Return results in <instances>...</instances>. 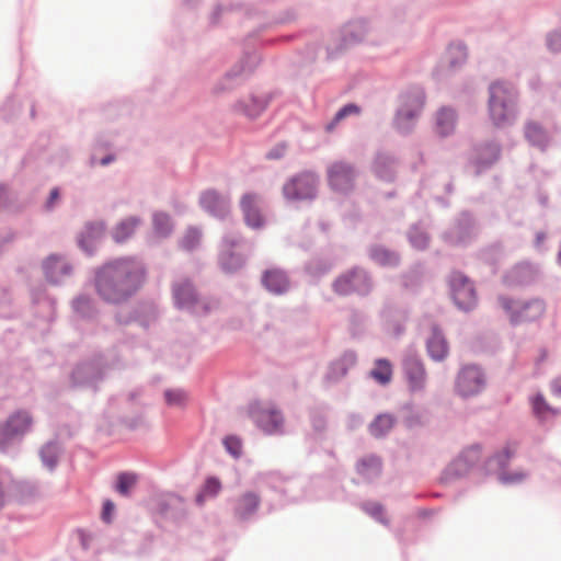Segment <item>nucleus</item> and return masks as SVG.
Wrapping results in <instances>:
<instances>
[{
    "mask_svg": "<svg viewBox=\"0 0 561 561\" xmlns=\"http://www.w3.org/2000/svg\"><path fill=\"white\" fill-rule=\"evenodd\" d=\"M250 416L255 425L265 434L274 435L283 433L284 417L276 408L253 404L250 408Z\"/></svg>",
    "mask_w": 561,
    "mask_h": 561,
    "instance_id": "dca6fc26",
    "label": "nucleus"
},
{
    "mask_svg": "<svg viewBox=\"0 0 561 561\" xmlns=\"http://www.w3.org/2000/svg\"><path fill=\"white\" fill-rule=\"evenodd\" d=\"M449 288L451 298L458 309L470 311L476 307V289L466 275L460 272H453L449 276Z\"/></svg>",
    "mask_w": 561,
    "mask_h": 561,
    "instance_id": "ddd939ff",
    "label": "nucleus"
},
{
    "mask_svg": "<svg viewBox=\"0 0 561 561\" xmlns=\"http://www.w3.org/2000/svg\"><path fill=\"white\" fill-rule=\"evenodd\" d=\"M396 158L388 152L377 153L374 161V172L382 181L391 182L394 179Z\"/></svg>",
    "mask_w": 561,
    "mask_h": 561,
    "instance_id": "f704fd0d",
    "label": "nucleus"
},
{
    "mask_svg": "<svg viewBox=\"0 0 561 561\" xmlns=\"http://www.w3.org/2000/svg\"><path fill=\"white\" fill-rule=\"evenodd\" d=\"M136 483V476L129 472H121L117 477L115 490L122 495H128Z\"/></svg>",
    "mask_w": 561,
    "mask_h": 561,
    "instance_id": "13d9d810",
    "label": "nucleus"
},
{
    "mask_svg": "<svg viewBox=\"0 0 561 561\" xmlns=\"http://www.w3.org/2000/svg\"><path fill=\"white\" fill-rule=\"evenodd\" d=\"M500 307L514 327L539 320L546 312V302L541 298L528 300L515 299L505 295L497 297Z\"/></svg>",
    "mask_w": 561,
    "mask_h": 561,
    "instance_id": "20e7f679",
    "label": "nucleus"
},
{
    "mask_svg": "<svg viewBox=\"0 0 561 561\" xmlns=\"http://www.w3.org/2000/svg\"><path fill=\"white\" fill-rule=\"evenodd\" d=\"M368 321V317L364 311L353 309L350 312L348 322L350 329L353 336H357L363 333Z\"/></svg>",
    "mask_w": 561,
    "mask_h": 561,
    "instance_id": "6e6d98bb",
    "label": "nucleus"
},
{
    "mask_svg": "<svg viewBox=\"0 0 561 561\" xmlns=\"http://www.w3.org/2000/svg\"><path fill=\"white\" fill-rule=\"evenodd\" d=\"M467 47L462 42L451 43L447 49L448 66L450 70H456L467 60Z\"/></svg>",
    "mask_w": 561,
    "mask_h": 561,
    "instance_id": "de8ad7c7",
    "label": "nucleus"
},
{
    "mask_svg": "<svg viewBox=\"0 0 561 561\" xmlns=\"http://www.w3.org/2000/svg\"><path fill=\"white\" fill-rule=\"evenodd\" d=\"M43 271L47 282L59 285L72 276L73 265L66 257L51 254L43 262Z\"/></svg>",
    "mask_w": 561,
    "mask_h": 561,
    "instance_id": "412c9836",
    "label": "nucleus"
},
{
    "mask_svg": "<svg viewBox=\"0 0 561 561\" xmlns=\"http://www.w3.org/2000/svg\"><path fill=\"white\" fill-rule=\"evenodd\" d=\"M538 277V267L529 262H519L503 275L507 287H522L533 284Z\"/></svg>",
    "mask_w": 561,
    "mask_h": 561,
    "instance_id": "5701e85b",
    "label": "nucleus"
},
{
    "mask_svg": "<svg viewBox=\"0 0 561 561\" xmlns=\"http://www.w3.org/2000/svg\"><path fill=\"white\" fill-rule=\"evenodd\" d=\"M374 288V280L370 273L360 266L340 274L332 283L333 291L339 296L356 294L362 297L368 296Z\"/></svg>",
    "mask_w": 561,
    "mask_h": 561,
    "instance_id": "423d86ee",
    "label": "nucleus"
},
{
    "mask_svg": "<svg viewBox=\"0 0 561 561\" xmlns=\"http://www.w3.org/2000/svg\"><path fill=\"white\" fill-rule=\"evenodd\" d=\"M357 360L356 353L353 351H346L335 362H333L325 375V379L330 382H339L343 377L346 376L350 368H352Z\"/></svg>",
    "mask_w": 561,
    "mask_h": 561,
    "instance_id": "7c9ffc66",
    "label": "nucleus"
},
{
    "mask_svg": "<svg viewBox=\"0 0 561 561\" xmlns=\"http://www.w3.org/2000/svg\"><path fill=\"white\" fill-rule=\"evenodd\" d=\"M546 45L551 53L561 51V28L554 30L547 34Z\"/></svg>",
    "mask_w": 561,
    "mask_h": 561,
    "instance_id": "0e129e2a",
    "label": "nucleus"
},
{
    "mask_svg": "<svg viewBox=\"0 0 561 561\" xmlns=\"http://www.w3.org/2000/svg\"><path fill=\"white\" fill-rule=\"evenodd\" d=\"M105 226L102 221L87 222L78 237L80 249L89 256H92L96 252L98 242L102 238Z\"/></svg>",
    "mask_w": 561,
    "mask_h": 561,
    "instance_id": "393cba45",
    "label": "nucleus"
},
{
    "mask_svg": "<svg viewBox=\"0 0 561 561\" xmlns=\"http://www.w3.org/2000/svg\"><path fill=\"white\" fill-rule=\"evenodd\" d=\"M318 182L319 179L316 173L301 172L284 184V197L293 203L312 201L317 196Z\"/></svg>",
    "mask_w": 561,
    "mask_h": 561,
    "instance_id": "9b49d317",
    "label": "nucleus"
},
{
    "mask_svg": "<svg viewBox=\"0 0 561 561\" xmlns=\"http://www.w3.org/2000/svg\"><path fill=\"white\" fill-rule=\"evenodd\" d=\"M158 512L165 518L181 522L186 515V502L182 496L169 493L159 500Z\"/></svg>",
    "mask_w": 561,
    "mask_h": 561,
    "instance_id": "a878e982",
    "label": "nucleus"
},
{
    "mask_svg": "<svg viewBox=\"0 0 561 561\" xmlns=\"http://www.w3.org/2000/svg\"><path fill=\"white\" fill-rule=\"evenodd\" d=\"M402 370L412 392H421L426 387L427 374L422 358L409 353L402 360Z\"/></svg>",
    "mask_w": 561,
    "mask_h": 561,
    "instance_id": "a211bd4d",
    "label": "nucleus"
},
{
    "mask_svg": "<svg viewBox=\"0 0 561 561\" xmlns=\"http://www.w3.org/2000/svg\"><path fill=\"white\" fill-rule=\"evenodd\" d=\"M260 57L255 53H248L242 60L233 66L225 77L214 87L215 93H221L231 90L236 85L237 79L245 78L259 65Z\"/></svg>",
    "mask_w": 561,
    "mask_h": 561,
    "instance_id": "f3484780",
    "label": "nucleus"
},
{
    "mask_svg": "<svg viewBox=\"0 0 561 561\" xmlns=\"http://www.w3.org/2000/svg\"><path fill=\"white\" fill-rule=\"evenodd\" d=\"M62 453L61 444L56 440L47 442L39 450L42 465L49 472L54 471L59 462V457Z\"/></svg>",
    "mask_w": 561,
    "mask_h": 561,
    "instance_id": "e433bc0d",
    "label": "nucleus"
},
{
    "mask_svg": "<svg viewBox=\"0 0 561 561\" xmlns=\"http://www.w3.org/2000/svg\"><path fill=\"white\" fill-rule=\"evenodd\" d=\"M261 501L260 494L254 491H245L231 497L228 503L233 519L240 524L255 520Z\"/></svg>",
    "mask_w": 561,
    "mask_h": 561,
    "instance_id": "4468645a",
    "label": "nucleus"
},
{
    "mask_svg": "<svg viewBox=\"0 0 561 561\" xmlns=\"http://www.w3.org/2000/svg\"><path fill=\"white\" fill-rule=\"evenodd\" d=\"M398 423L392 413H379L368 425V433L376 439L386 438Z\"/></svg>",
    "mask_w": 561,
    "mask_h": 561,
    "instance_id": "473e14b6",
    "label": "nucleus"
},
{
    "mask_svg": "<svg viewBox=\"0 0 561 561\" xmlns=\"http://www.w3.org/2000/svg\"><path fill=\"white\" fill-rule=\"evenodd\" d=\"M241 4L239 2L232 1H222L216 4L214 10L209 15V24L211 26H217L227 19L231 13L240 10Z\"/></svg>",
    "mask_w": 561,
    "mask_h": 561,
    "instance_id": "a18cd8bd",
    "label": "nucleus"
},
{
    "mask_svg": "<svg viewBox=\"0 0 561 561\" xmlns=\"http://www.w3.org/2000/svg\"><path fill=\"white\" fill-rule=\"evenodd\" d=\"M105 370L104 358L102 355H98L91 360H83L76 366L71 373V382L73 386H94L103 379Z\"/></svg>",
    "mask_w": 561,
    "mask_h": 561,
    "instance_id": "2eb2a0df",
    "label": "nucleus"
},
{
    "mask_svg": "<svg viewBox=\"0 0 561 561\" xmlns=\"http://www.w3.org/2000/svg\"><path fill=\"white\" fill-rule=\"evenodd\" d=\"M360 507L367 515H369L376 522H378L385 526L389 525V519L385 515V507L382 504H380L378 502L368 501V502H364L360 505Z\"/></svg>",
    "mask_w": 561,
    "mask_h": 561,
    "instance_id": "864d4df0",
    "label": "nucleus"
},
{
    "mask_svg": "<svg viewBox=\"0 0 561 561\" xmlns=\"http://www.w3.org/2000/svg\"><path fill=\"white\" fill-rule=\"evenodd\" d=\"M479 233V226L471 213L463 210L443 234V240L450 245H468Z\"/></svg>",
    "mask_w": 561,
    "mask_h": 561,
    "instance_id": "9d476101",
    "label": "nucleus"
},
{
    "mask_svg": "<svg viewBox=\"0 0 561 561\" xmlns=\"http://www.w3.org/2000/svg\"><path fill=\"white\" fill-rule=\"evenodd\" d=\"M501 156V146L497 141L488 140L474 146L471 163L476 167V174L490 169Z\"/></svg>",
    "mask_w": 561,
    "mask_h": 561,
    "instance_id": "4be33fe9",
    "label": "nucleus"
},
{
    "mask_svg": "<svg viewBox=\"0 0 561 561\" xmlns=\"http://www.w3.org/2000/svg\"><path fill=\"white\" fill-rule=\"evenodd\" d=\"M164 399L170 407H183L186 402L187 394L183 389H167Z\"/></svg>",
    "mask_w": 561,
    "mask_h": 561,
    "instance_id": "bf43d9fd",
    "label": "nucleus"
},
{
    "mask_svg": "<svg viewBox=\"0 0 561 561\" xmlns=\"http://www.w3.org/2000/svg\"><path fill=\"white\" fill-rule=\"evenodd\" d=\"M261 283L273 295H284L290 287L287 273L278 267L265 270L262 274Z\"/></svg>",
    "mask_w": 561,
    "mask_h": 561,
    "instance_id": "bb28decb",
    "label": "nucleus"
},
{
    "mask_svg": "<svg viewBox=\"0 0 561 561\" xmlns=\"http://www.w3.org/2000/svg\"><path fill=\"white\" fill-rule=\"evenodd\" d=\"M221 489V483L219 481L218 478L216 477H208L206 480H205V483L203 485V492L207 495V496H216L219 491Z\"/></svg>",
    "mask_w": 561,
    "mask_h": 561,
    "instance_id": "69168bd1",
    "label": "nucleus"
},
{
    "mask_svg": "<svg viewBox=\"0 0 561 561\" xmlns=\"http://www.w3.org/2000/svg\"><path fill=\"white\" fill-rule=\"evenodd\" d=\"M270 102L268 95H251L247 100H240L234 104V111L248 118L254 119L262 114Z\"/></svg>",
    "mask_w": 561,
    "mask_h": 561,
    "instance_id": "c756f323",
    "label": "nucleus"
},
{
    "mask_svg": "<svg viewBox=\"0 0 561 561\" xmlns=\"http://www.w3.org/2000/svg\"><path fill=\"white\" fill-rule=\"evenodd\" d=\"M359 108L356 104L348 103L341 107L334 115V117L327 124L325 129L327 131H333L336 125L344 119L345 117L350 116L351 114L358 113Z\"/></svg>",
    "mask_w": 561,
    "mask_h": 561,
    "instance_id": "4d7b16f0",
    "label": "nucleus"
},
{
    "mask_svg": "<svg viewBox=\"0 0 561 561\" xmlns=\"http://www.w3.org/2000/svg\"><path fill=\"white\" fill-rule=\"evenodd\" d=\"M135 314H137L135 323H137L139 327L144 329H148L157 319L158 312L154 306L142 305L135 308Z\"/></svg>",
    "mask_w": 561,
    "mask_h": 561,
    "instance_id": "8fccbe9b",
    "label": "nucleus"
},
{
    "mask_svg": "<svg viewBox=\"0 0 561 561\" xmlns=\"http://www.w3.org/2000/svg\"><path fill=\"white\" fill-rule=\"evenodd\" d=\"M243 243V238L237 232H228L224 236L218 264L226 274H234L244 266L247 257L241 251Z\"/></svg>",
    "mask_w": 561,
    "mask_h": 561,
    "instance_id": "1a4fd4ad",
    "label": "nucleus"
},
{
    "mask_svg": "<svg viewBox=\"0 0 561 561\" xmlns=\"http://www.w3.org/2000/svg\"><path fill=\"white\" fill-rule=\"evenodd\" d=\"M135 319H137V314H135V309L126 314L123 312H117L115 314L116 322L123 325L135 323Z\"/></svg>",
    "mask_w": 561,
    "mask_h": 561,
    "instance_id": "774afa93",
    "label": "nucleus"
},
{
    "mask_svg": "<svg viewBox=\"0 0 561 561\" xmlns=\"http://www.w3.org/2000/svg\"><path fill=\"white\" fill-rule=\"evenodd\" d=\"M517 90L505 81H494L489 85L488 108L490 119L496 127H506L517 117Z\"/></svg>",
    "mask_w": 561,
    "mask_h": 561,
    "instance_id": "f03ea898",
    "label": "nucleus"
},
{
    "mask_svg": "<svg viewBox=\"0 0 561 561\" xmlns=\"http://www.w3.org/2000/svg\"><path fill=\"white\" fill-rule=\"evenodd\" d=\"M525 137L531 146L537 147L542 151L548 146V134L538 123L529 122L526 124Z\"/></svg>",
    "mask_w": 561,
    "mask_h": 561,
    "instance_id": "79ce46f5",
    "label": "nucleus"
},
{
    "mask_svg": "<svg viewBox=\"0 0 561 561\" xmlns=\"http://www.w3.org/2000/svg\"><path fill=\"white\" fill-rule=\"evenodd\" d=\"M7 424L10 427V433H7L4 437H0V443L11 442L26 432L31 427L32 417L28 413L18 412L9 417Z\"/></svg>",
    "mask_w": 561,
    "mask_h": 561,
    "instance_id": "c9c22d12",
    "label": "nucleus"
},
{
    "mask_svg": "<svg viewBox=\"0 0 561 561\" xmlns=\"http://www.w3.org/2000/svg\"><path fill=\"white\" fill-rule=\"evenodd\" d=\"M355 176L354 167L344 161H336L328 169L329 184L336 192H350L353 188Z\"/></svg>",
    "mask_w": 561,
    "mask_h": 561,
    "instance_id": "aec40b11",
    "label": "nucleus"
},
{
    "mask_svg": "<svg viewBox=\"0 0 561 561\" xmlns=\"http://www.w3.org/2000/svg\"><path fill=\"white\" fill-rule=\"evenodd\" d=\"M514 456V451L510 447H504L489 457L484 468L488 473H497V480L502 484H516L526 478L523 471L507 472L506 468Z\"/></svg>",
    "mask_w": 561,
    "mask_h": 561,
    "instance_id": "f8f14e48",
    "label": "nucleus"
},
{
    "mask_svg": "<svg viewBox=\"0 0 561 561\" xmlns=\"http://www.w3.org/2000/svg\"><path fill=\"white\" fill-rule=\"evenodd\" d=\"M407 238L410 245L419 251L425 250L430 243V234L423 224H413L408 232Z\"/></svg>",
    "mask_w": 561,
    "mask_h": 561,
    "instance_id": "37998d69",
    "label": "nucleus"
},
{
    "mask_svg": "<svg viewBox=\"0 0 561 561\" xmlns=\"http://www.w3.org/2000/svg\"><path fill=\"white\" fill-rule=\"evenodd\" d=\"M408 320V313L405 311L400 312V317L398 319H389L387 320L388 330H390L393 336L399 337L405 331V322Z\"/></svg>",
    "mask_w": 561,
    "mask_h": 561,
    "instance_id": "680f3d73",
    "label": "nucleus"
},
{
    "mask_svg": "<svg viewBox=\"0 0 561 561\" xmlns=\"http://www.w3.org/2000/svg\"><path fill=\"white\" fill-rule=\"evenodd\" d=\"M531 408L535 416L543 421L548 413L557 414L558 410L548 404L542 393H537L531 398Z\"/></svg>",
    "mask_w": 561,
    "mask_h": 561,
    "instance_id": "603ef678",
    "label": "nucleus"
},
{
    "mask_svg": "<svg viewBox=\"0 0 561 561\" xmlns=\"http://www.w3.org/2000/svg\"><path fill=\"white\" fill-rule=\"evenodd\" d=\"M71 310L76 318L92 321L99 313L95 299L85 293L79 294L71 300Z\"/></svg>",
    "mask_w": 561,
    "mask_h": 561,
    "instance_id": "cd10ccee",
    "label": "nucleus"
},
{
    "mask_svg": "<svg viewBox=\"0 0 561 561\" xmlns=\"http://www.w3.org/2000/svg\"><path fill=\"white\" fill-rule=\"evenodd\" d=\"M426 352L430 358L437 363L445 360L449 354L448 342L436 323L432 324L431 333L426 339Z\"/></svg>",
    "mask_w": 561,
    "mask_h": 561,
    "instance_id": "b1692460",
    "label": "nucleus"
},
{
    "mask_svg": "<svg viewBox=\"0 0 561 561\" xmlns=\"http://www.w3.org/2000/svg\"><path fill=\"white\" fill-rule=\"evenodd\" d=\"M304 268L311 277H321L332 268V263L322 257H313L306 262Z\"/></svg>",
    "mask_w": 561,
    "mask_h": 561,
    "instance_id": "3c124183",
    "label": "nucleus"
},
{
    "mask_svg": "<svg viewBox=\"0 0 561 561\" xmlns=\"http://www.w3.org/2000/svg\"><path fill=\"white\" fill-rule=\"evenodd\" d=\"M382 470L381 458L375 454L360 458L356 463L357 473L367 482L376 480Z\"/></svg>",
    "mask_w": 561,
    "mask_h": 561,
    "instance_id": "72a5a7b5",
    "label": "nucleus"
},
{
    "mask_svg": "<svg viewBox=\"0 0 561 561\" xmlns=\"http://www.w3.org/2000/svg\"><path fill=\"white\" fill-rule=\"evenodd\" d=\"M264 483L271 490L279 492L284 497L290 501L298 500V496L293 494L294 486L297 484L296 481H285L276 473H268L264 476Z\"/></svg>",
    "mask_w": 561,
    "mask_h": 561,
    "instance_id": "ea45409f",
    "label": "nucleus"
},
{
    "mask_svg": "<svg viewBox=\"0 0 561 561\" xmlns=\"http://www.w3.org/2000/svg\"><path fill=\"white\" fill-rule=\"evenodd\" d=\"M257 195L253 193H247L242 196L240 202V208L243 213L244 221L247 226L259 229L263 227L264 220L256 205Z\"/></svg>",
    "mask_w": 561,
    "mask_h": 561,
    "instance_id": "c85d7f7f",
    "label": "nucleus"
},
{
    "mask_svg": "<svg viewBox=\"0 0 561 561\" xmlns=\"http://www.w3.org/2000/svg\"><path fill=\"white\" fill-rule=\"evenodd\" d=\"M456 112L451 107L444 106L436 114L435 128L439 136L447 137L449 136L456 125Z\"/></svg>",
    "mask_w": 561,
    "mask_h": 561,
    "instance_id": "58836bf2",
    "label": "nucleus"
},
{
    "mask_svg": "<svg viewBox=\"0 0 561 561\" xmlns=\"http://www.w3.org/2000/svg\"><path fill=\"white\" fill-rule=\"evenodd\" d=\"M369 259L381 267L393 268L400 265V254L382 244H373L368 250Z\"/></svg>",
    "mask_w": 561,
    "mask_h": 561,
    "instance_id": "2f4dec72",
    "label": "nucleus"
},
{
    "mask_svg": "<svg viewBox=\"0 0 561 561\" xmlns=\"http://www.w3.org/2000/svg\"><path fill=\"white\" fill-rule=\"evenodd\" d=\"M470 469L471 467L467 465V462L460 459V457H457L444 470L440 480L444 483H448L454 479L466 476Z\"/></svg>",
    "mask_w": 561,
    "mask_h": 561,
    "instance_id": "09e8293b",
    "label": "nucleus"
},
{
    "mask_svg": "<svg viewBox=\"0 0 561 561\" xmlns=\"http://www.w3.org/2000/svg\"><path fill=\"white\" fill-rule=\"evenodd\" d=\"M142 219L139 216H129L119 221L112 231L113 240L116 243H123L128 240L141 225Z\"/></svg>",
    "mask_w": 561,
    "mask_h": 561,
    "instance_id": "4c0bfd02",
    "label": "nucleus"
},
{
    "mask_svg": "<svg viewBox=\"0 0 561 561\" xmlns=\"http://www.w3.org/2000/svg\"><path fill=\"white\" fill-rule=\"evenodd\" d=\"M401 411L403 412L402 423L407 428L412 430L427 424L426 412L415 409L412 403L402 405Z\"/></svg>",
    "mask_w": 561,
    "mask_h": 561,
    "instance_id": "a19ab883",
    "label": "nucleus"
},
{
    "mask_svg": "<svg viewBox=\"0 0 561 561\" xmlns=\"http://www.w3.org/2000/svg\"><path fill=\"white\" fill-rule=\"evenodd\" d=\"M201 239L202 231L196 227H190L180 240V248L191 252L199 245Z\"/></svg>",
    "mask_w": 561,
    "mask_h": 561,
    "instance_id": "5fc2aeb1",
    "label": "nucleus"
},
{
    "mask_svg": "<svg viewBox=\"0 0 561 561\" xmlns=\"http://www.w3.org/2000/svg\"><path fill=\"white\" fill-rule=\"evenodd\" d=\"M171 289L174 306L179 310L194 316H206L209 312V302L199 297L192 279L188 277L174 280Z\"/></svg>",
    "mask_w": 561,
    "mask_h": 561,
    "instance_id": "39448f33",
    "label": "nucleus"
},
{
    "mask_svg": "<svg viewBox=\"0 0 561 561\" xmlns=\"http://www.w3.org/2000/svg\"><path fill=\"white\" fill-rule=\"evenodd\" d=\"M458 457L472 468L481 459V446L479 444L472 445L463 449Z\"/></svg>",
    "mask_w": 561,
    "mask_h": 561,
    "instance_id": "052dcab7",
    "label": "nucleus"
},
{
    "mask_svg": "<svg viewBox=\"0 0 561 561\" xmlns=\"http://www.w3.org/2000/svg\"><path fill=\"white\" fill-rule=\"evenodd\" d=\"M400 102L394 117V126L400 134L408 135L414 128L423 110L425 92L419 85L410 87L400 95Z\"/></svg>",
    "mask_w": 561,
    "mask_h": 561,
    "instance_id": "7ed1b4c3",
    "label": "nucleus"
},
{
    "mask_svg": "<svg viewBox=\"0 0 561 561\" xmlns=\"http://www.w3.org/2000/svg\"><path fill=\"white\" fill-rule=\"evenodd\" d=\"M152 228L158 238L165 239L173 231V221L171 216L164 211H156L152 215Z\"/></svg>",
    "mask_w": 561,
    "mask_h": 561,
    "instance_id": "c03bdc74",
    "label": "nucleus"
},
{
    "mask_svg": "<svg viewBox=\"0 0 561 561\" xmlns=\"http://www.w3.org/2000/svg\"><path fill=\"white\" fill-rule=\"evenodd\" d=\"M198 202L204 211L217 219L224 220L230 213V196L214 188L202 192Z\"/></svg>",
    "mask_w": 561,
    "mask_h": 561,
    "instance_id": "6ab92c4d",
    "label": "nucleus"
},
{
    "mask_svg": "<svg viewBox=\"0 0 561 561\" xmlns=\"http://www.w3.org/2000/svg\"><path fill=\"white\" fill-rule=\"evenodd\" d=\"M488 378L484 369L477 364L460 367L455 379V392L462 399H469L482 393Z\"/></svg>",
    "mask_w": 561,
    "mask_h": 561,
    "instance_id": "6e6552de",
    "label": "nucleus"
},
{
    "mask_svg": "<svg viewBox=\"0 0 561 561\" xmlns=\"http://www.w3.org/2000/svg\"><path fill=\"white\" fill-rule=\"evenodd\" d=\"M147 274L146 264L137 256L111 259L93 270L94 290L105 304L119 306L141 289Z\"/></svg>",
    "mask_w": 561,
    "mask_h": 561,
    "instance_id": "f257e3e1",
    "label": "nucleus"
},
{
    "mask_svg": "<svg viewBox=\"0 0 561 561\" xmlns=\"http://www.w3.org/2000/svg\"><path fill=\"white\" fill-rule=\"evenodd\" d=\"M369 376L379 385L385 386L391 381L392 365L386 358L375 360V367L370 370Z\"/></svg>",
    "mask_w": 561,
    "mask_h": 561,
    "instance_id": "49530a36",
    "label": "nucleus"
},
{
    "mask_svg": "<svg viewBox=\"0 0 561 561\" xmlns=\"http://www.w3.org/2000/svg\"><path fill=\"white\" fill-rule=\"evenodd\" d=\"M59 201H60V190H59V187H54L50 191L48 198L45 201V203L43 205V210L46 213L54 211L57 208Z\"/></svg>",
    "mask_w": 561,
    "mask_h": 561,
    "instance_id": "338daca9",
    "label": "nucleus"
},
{
    "mask_svg": "<svg viewBox=\"0 0 561 561\" xmlns=\"http://www.w3.org/2000/svg\"><path fill=\"white\" fill-rule=\"evenodd\" d=\"M373 31V22L368 19L360 18L350 21L341 28L336 44L327 47L328 58H336L348 48L360 44Z\"/></svg>",
    "mask_w": 561,
    "mask_h": 561,
    "instance_id": "0eeeda50",
    "label": "nucleus"
},
{
    "mask_svg": "<svg viewBox=\"0 0 561 561\" xmlns=\"http://www.w3.org/2000/svg\"><path fill=\"white\" fill-rule=\"evenodd\" d=\"M224 446L226 450L234 458H239L242 453V445L239 437L229 435L224 438Z\"/></svg>",
    "mask_w": 561,
    "mask_h": 561,
    "instance_id": "e2e57ef3",
    "label": "nucleus"
}]
</instances>
